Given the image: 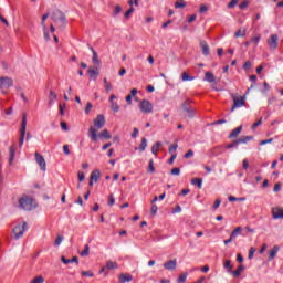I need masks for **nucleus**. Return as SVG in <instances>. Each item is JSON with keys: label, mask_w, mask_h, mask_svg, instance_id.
<instances>
[{"label": "nucleus", "mask_w": 283, "mask_h": 283, "mask_svg": "<svg viewBox=\"0 0 283 283\" xmlns=\"http://www.w3.org/2000/svg\"><path fill=\"white\" fill-rule=\"evenodd\" d=\"M98 130L94 127H91L88 130V136L93 143H96L97 140H109L112 138V135L107 129H104L102 133L97 134Z\"/></svg>", "instance_id": "nucleus-1"}, {"label": "nucleus", "mask_w": 283, "mask_h": 283, "mask_svg": "<svg viewBox=\"0 0 283 283\" xmlns=\"http://www.w3.org/2000/svg\"><path fill=\"white\" fill-rule=\"evenodd\" d=\"M19 209L32 211V209H36V202L34 199L28 197V195H24L19 199Z\"/></svg>", "instance_id": "nucleus-2"}, {"label": "nucleus", "mask_w": 283, "mask_h": 283, "mask_svg": "<svg viewBox=\"0 0 283 283\" xmlns=\"http://www.w3.org/2000/svg\"><path fill=\"white\" fill-rule=\"evenodd\" d=\"M52 21L59 25V28H65L66 25V18L65 13L61 10H55L51 15Z\"/></svg>", "instance_id": "nucleus-3"}, {"label": "nucleus", "mask_w": 283, "mask_h": 283, "mask_svg": "<svg viewBox=\"0 0 283 283\" xmlns=\"http://www.w3.org/2000/svg\"><path fill=\"white\" fill-rule=\"evenodd\" d=\"M28 229V222L19 223L13 228V238L15 240H20V238H23V234L25 233V230Z\"/></svg>", "instance_id": "nucleus-4"}, {"label": "nucleus", "mask_w": 283, "mask_h": 283, "mask_svg": "<svg viewBox=\"0 0 283 283\" xmlns=\"http://www.w3.org/2000/svg\"><path fill=\"white\" fill-rule=\"evenodd\" d=\"M181 109L186 114L187 118H193V116H196V108L191 107V102L189 99L184 102Z\"/></svg>", "instance_id": "nucleus-5"}, {"label": "nucleus", "mask_w": 283, "mask_h": 283, "mask_svg": "<svg viewBox=\"0 0 283 283\" xmlns=\"http://www.w3.org/2000/svg\"><path fill=\"white\" fill-rule=\"evenodd\" d=\"M12 85H14V81L11 77H0V90H2L3 94H8L6 90H9V87H12Z\"/></svg>", "instance_id": "nucleus-6"}, {"label": "nucleus", "mask_w": 283, "mask_h": 283, "mask_svg": "<svg viewBox=\"0 0 283 283\" xmlns=\"http://www.w3.org/2000/svg\"><path fill=\"white\" fill-rule=\"evenodd\" d=\"M28 127V114H22V123H21V129H20V143H25V129Z\"/></svg>", "instance_id": "nucleus-7"}, {"label": "nucleus", "mask_w": 283, "mask_h": 283, "mask_svg": "<svg viewBox=\"0 0 283 283\" xmlns=\"http://www.w3.org/2000/svg\"><path fill=\"white\" fill-rule=\"evenodd\" d=\"M139 108L143 114H151L154 112V105L147 99H143L139 103Z\"/></svg>", "instance_id": "nucleus-8"}, {"label": "nucleus", "mask_w": 283, "mask_h": 283, "mask_svg": "<svg viewBox=\"0 0 283 283\" xmlns=\"http://www.w3.org/2000/svg\"><path fill=\"white\" fill-rule=\"evenodd\" d=\"M233 98V106L231 107V112H235V109L240 107H244V104L247 103L244 97H238L235 95H232Z\"/></svg>", "instance_id": "nucleus-9"}, {"label": "nucleus", "mask_w": 283, "mask_h": 283, "mask_svg": "<svg viewBox=\"0 0 283 283\" xmlns=\"http://www.w3.org/2000/svg\"><path fill=\"white\" fill-rule=\"evenodd\" d=\"M35 161L38 163L40 169L42 171H46V164H45V158H43V156L39 153H35Z\"/></svg>", "instance_id": "nucleus-10"}, {"label": "nucleus", "mask_w": 283, "mask_h": 283, "mask_svg": "<svg viewBox=\"0 0 283 283\" xmlns=\"http://www.w3.org/2000/svg\"><path fill=\"white\" fill-rule=\"evenodd\" d=\"M277 41H280L277 34L270 35V39L268 40V45L271 48V50H277Z\"/></svg>", "instance_id": "nucleus-11"}, {"label": "nucleus", "mask_w": 283, "mask_h": 283, "mask_svg": "<svg viewBox=\"0 0 283 283\" xmlns=\"http://www.w3.org/2000/svg\"><path fill=\"white\" fill-rule=\"evenodd\" d=\"M272 218L274 220H283V208H280V207L272 208Z\"/></svg>", "instance_id": "nucleus-12"}, {"label": "nucleus", "mask_w": 283, "mask_h": 283, "mask_svg": "<svg viewBox=\"0 0 283 283\" xmlns=\"http://www.w3.org/2000/svg\"><path fill=\"white\" fill-rule=\"evenodd\" d=\"M94 126L96 129H103L105 127V116L104 115H97V117L94 119Z\"/></svg>", "instance_id": "nucleus-13"}, {"label": "nucleus", "mask_w": 283, "mask_h": 283, "mask_svg": "<svg viewBox=\"0 0 283 283\" xmlns=\"http://www.w3.org/2000/svg\"><path fill=\"white\" fill-rule=\"evenodd\" d=\"M101 178V170L96 169L91 172V180L90 186L92 187L94 182H98V179Z\"/></svg>", "instance_id": "nucleus-14"}, {"label": "nucleus", "mask_w": 283, "mask_h": 283, "mask_svg": "<svg viewBox=\"0 0 283 283\" xmlns=\"http://www.w3.org/2000/svg\"><path fill=\"white\" fill-rule=\"evenodd\" d=\"M176 266H178L176 259L164 263V269H166V271H175Z\"/></svg>", "instance_id": "nucleus-15"}, {"label": "nucleus", "mask_w": 283, "mask_h": 283, "mask_svg": "<svg viewBox=\"0 0 283 283\" xmlns=\"http://www.w3.org/2000/svg\"><path fill=\"white\" fill-rule=\"evenodd\" d=\"M200 48H201V52H202L203 56H209L210 51H209V44L207 43V41L201 40Z\"/></svg>", "instance_id": "nucleus-16"}, {"label": "nucleus", "mask_w": 283, "mask_h": 283, "mask_svg": "<svg viewBox=\"0 0 283 283\" xmlns=\"http://www.w3.org/2000/svg\"><path fill=\"white\" fill-rule=\"evenodd\" d=\"M17 154V148L14 146H11L9 148V165L12 167V164L14 163V156Z\"/></svg>", "instance_id": "nucleus-17"}, {"label": "nucleus", "mask_w": 283, "mask_h": 283, "mask_svg": "<svg viewBox=\"0 0 283 283\" xmlns=\"http://www.w3.org/2000/svg\"><path fill=\"white\" fill-rule=\"evenodd\" d=\"M61 261L63 264H78V256H73L72 259H65V256H61Z\"/></svg>", "instance_id": "nucleus-18"}, {"label": "nucleus", "mask_w": 283, "mask_h": 283, "mask_svg": "<svg viewBox=\"0 0 283 283\" xmlns=\"http://www.w3.org/2000/svg\"><path fill=\"white\" fill-rule=\"evenodd\" d=\"M59 95L54 91L49 92V105L52 106L54 105V102L57 101Z\"/></svg>", "instance_id": "nucleus-19"}, {"label": "nucleus", "mask_w": 283, "mask_h": 283, "mask_svg": "<svg viewBox=\"0 0 283 283\" xmlns=\"http://www.w3.org/2000/svg\"><path fill=\"white\" fill-rule=\"evenodd\" d=\"M132 280H134V276H132V274H120L119 275V283L132 282Z\"/></svg>", "instance_id": "nucleus-20"}, {"label": "nucleus", "mask_w": 283, "mask_h": 283, "mask_svg": "<svg viewBox=\"0 0 283 283\" xmlns=\"http://www.w3.org/2000/svg\"><path fill=\"white\" fill-rule=\"evenodd\" d=\"M91 52L93 53L92 62L95 65H101V60H98V53L94 50V48L90 46Z\"/></svg>", "instance_id": "nucleus-21"}, {"label": "nucleus", "mask_w": 283, "mask_h": 283, "mask_svg": "<svg viewBox=\"0 0 283 283\" xmlns=\"http://www.w3.org/2000/svg\"><path fill=\"white\" fill-rule=\"evenodd\" d=\"M280 251V247L274 245L273 249L269 251V260H274L275 255H277V252Z\"/></svg>", "instance_id": "nucleus-22"}, {"label": "nucleus", "mask_w": 283, "mask_h": 283, "mask_svg": "<svg viewBox=\"0 0 283 283\" xmlns=\"http://www.w3.org/2000/svg\"><path fill=\"white\" fill-rule=\"evenodd\" d=\"M241 132H242V126H239V127L234 128L230 133L229 138H238V136H240Z\"/></svg>", "instance_id": "nucleus-23"}, {"label": "nucleus", "mask_w": 283, "mask_h": 283, "mask_svg": "<svg viewBox=\"0 0 283 283\" xmlns=\"http://www.w3.org/2000/svg\"><path fill=\"white\" fill-rule=\"evenodd\" d=\"M195 80H196V77L189 75V73H187V71H185V72L181 73V81H182L184 83H187V81H195Z\"/></svg>", "instance_id": "nucleus-24"}, {"label": "nucleus", "mask_w": 283, "mask_h": 283, "mask_svg": "<svg viewBox=\"0 0 283 283\" xmlns=\"http://www.w3.org/2000/svg\"><path fill=\"white\" fill-rule=\"evenodd\" d=\"M105 269H107L108 271H112L114 269H118V263L114 262V261H107Z\"/></svg>", "instance_id": "nucleus-25"}, {"label": "nucleus", "mask_w": 283, "mask_h": 283, "mask_svg": "<svg viewBox=\"0 0 283 283\" xmlns=\"http://www.w3.org/2000/svg\"><path fill=\"white\" fill-rule=\"evenodd\" d=\"M237 235H242V228L241 227H237L232 233L230 234L231 240H235Z\"/></svg>", "instance_id": "nucleus-26"}, {"label": "nucleus", "mask_w": 283, "mask_h": 283, "mask_svg": "<svg viewBox=\"0 0 283 283\" xmlns=\"http://www.w3.org/2000/svg\"><path fill=\"white\" fill-rule=\"evenodd\" d=\"M88 74L91 76V78H93V81H96V78L98 77V69H90L88 70Z\"/></svg>", "instance_id": "nucleus-27"}, {"label": "nucleus", "mask_w": 283, "mask_h": 283, "mask_svg": "<svg viewBox=\"0 0 283 283\" xmlns=\"http://www.w3.org/2000/svg\"><path fill=\"white\" fill-rule=\"evenodd\" d=\"M244 272V265H239L235 271L232 272L233 277H240V275Z\"/></svg>", "instance_id": "nucleus-28"}, {"label": "nucleus", "mask_w": 283, "mask_h": 283, "mask_svg": "<svg viewBox=\"0 0 283 283\" xmlns=\"http://www.w3.org/2000/svg\"><path fill=\"white\" fill-rule=\"evenodd\" d=\"M206 81L208 83H216V75L211 72H206Z\"/></svg>", "instance_id": "nucleus-29"}, {"label": "nucleus", "mask_w": 283, "mask_h": 283, "mask_svg": "<svg viewBox=\"0 0 283 283\" xmlns=\"http://www.w3.org/2000/svg\"><path fill=\"white\" fill-rule=\"evenodd\" d=\"M223 269H226L228 273H231L233 269V265H231V260H226L223 262Z\"/></svg>", "instance_id": "nucleus-30"}, {"label": "nucleus", "mask_w": 283, "mask_h": 283, "mask_svg": "<svg viewBox=\"0 0 283 283\" xmlns=\"http://www.w3.org/2000/svg\"><path fill=\"white\" fill-rule=\"evenodd\" d=\"M111 109H112V112L117 114V112H120V106L116 102H111Z\"/></svg>", "instance_id": "nucleus-31"}, {"label": "nucleus", "mask_w": 283, "mask_h": 283, "mask_svg": "<svg viewBox=\"0 0 283 283\" xmlns=\"http://www.w3.org/2000/svg\"><path fill=\"white\" fill-rule=\"evenodd\" d=\"M245 34H247V29H239V30L234 33V36H235L237 39H240V38H242V36H245Z\"/></svg>", "instance_id": "nucleus-32"}, {"label": "nucleus", "mask_w": 283, "mask_h": 283, "mask_svg": "<svg viewBox=\"0 0 283 283\" xmlns=\"http://www.w3.org/2000/svg\"><path fill=\"white\" fill-rule=\"evenodd\" d=\"M191 185H197L198 189H202V179L200 178H193L191 180Z\"/></svg>", "instance_id": "nucleus-33"}, {"label": "nucleus", "mask_w": 283, "mask_h": 283, "mask_svg": "<svg viewBox=\"0 0 283 283\" xmlns=\"http://www.w3.org/2000/svg\"><path fill=\"white\" fill-rule=\"evenodd\" d=\"M80 255L82 258H87V255H90V245L88 244L84 245V250L80 253Z\"/></svg>", "instance_id": "nucleus-34"}, {"label": "nucleus", "mask_w": 283, "mask_h": 283, "mask_svg": "<svg viewBox=\"0 0 283 283\" xmlns=\"http://www.w3.org/2000/svg\"><path fill=\"white\" fill-rule=\"evenodd\" d=\"M249 140H253V136H243L240 137L237 143H249Z\"/></svg>", "instance_id": "nucleus-35"}, {"label": "nucleus", "mask_w": 283, "mask_h": 283, "mask_svg": "<svg viewBox=\"0 0 283 283\" xmlns=\"http://www.w3.org/2000/svg\"><path fill=\"white\" fill-rule=\"evenodd\" d=\"M45 282V279L41 275L35 276L30 283H43Z\"/></svg>", "instance_id": "nucleus-36"}, {"label": "nucleus", "mask_w": 283, "mask_h": 283, "mask_svg": "<svg viewBox=\"0 0 283 283\" xmlns=\"http://www.w3.org/2000/svg\"><path fill=\"white\" fill-rule=\"evenodd\" d=\"M177 149H178V144H174L172 146L169 147L168 154H170V156H174Z\"/></svg>", "instance_id": "nucleus-37"}, {"label": "nucleus", "mask_w": 283, "mask_h": 283, "mask_svg": "<svg viewBox=\"0 0 283 283\" xmlns=\"http://www.w3.org/2000/svg\"><path fill=\"white\" fill-rule=\"evenodd\" d=\"M158 149H160V143H157L151 147V153L154 154V156L158 155Z\"/></svg>", "instance_id": "nucleus-38"}, {"label": "nucleus", "mask_w": 283, "mask_h": 283, "mask_svg": "<svg viewBox=\"0 0 283 283\" xmlns=\"http://www.w3.org/2000/svg\"><path fill=\"white\" fill-rule=\"evenodd\" d=\"M155 171H156V168L154 167V159H150L148 164V172L154 174Z\"/></svg>", "instance_id": "nucleus-39"}, {"label": "nucleus", "mask_w": 283, "mask_h": 283, "mask_svg": "<svg viewBox=\"0 0 283 283\" xmlns=\"http://www.w3.org/2000/svg\"><path fill=\"white\" fill-rule=\"evenodd\" d=\"M49 17H50V13H45L42 15V21H41L42 28H48V25H45V21H48Z\"/></svg>", "instance_id": "nucleus-40"}, {"label": "nucleus", "mask_w": 283, "mask_h": 283, "mask_svg": "<svg viewBox=\"0 0 283 283\" xmlns=\"http://www.w3.org/2000/svg\"><path fill=\"white\" fill-rule=\"evenodd\" d=\"M134 7H130L129 10H127L124 14L125 19H129V17H132V14H134Z\"/></svg>", "instance_id": "nucleus-41"}, {"label": "nucleus", "mask_w": 283, "mask_h": 283, "mask_svg": "<svg viewBox=\"0 0 283 283\" xmlns=\"http://www.w3.org/2000/svg\"><path fill=\"white\" fill-rule=\"evenodd\" d=\"M150 213L156 216L158 213V206L156 203H151Z\"/></svg>", "instance_id": "nucleus-42"}, {"label": "nucleus", "mask_w": 283, "mask_h": 283, "mask_svg": "<svg viewBox=\"0 0 283 283\" xmlns=\"http://www.w3.org/2000/svg\"><path fill=\"white\" fill-rule=\"evenodd\" d=\"M43 34H44L45 41H50V32L48 31V27L43 28Z\"/></svg>", "instance_id": "nucleus-43"}, {"label": "nucleus", "mask_w": 283, "mask_h": 283, "mask_svg": "<svg viewBox=\"0 0 283 283\" xmlns=\"http://www.w3.org/2000/svg\"><path fill=\"white\" fill-rule=\"evenodd\" d=\"M255 248H250L248 258L249 260H253V255H255Z\"/></svg>", "instance_id": "nucleus-44"}, {"label": "nucleus", "mask_w": 283, "mask_h": 283, "mask_svg": "<svg viewBox=\"0 0 283 283\" xmlns=\"http://www.w3.org/2000/svg\"><path fill=\"white\" fill-rule=\"evenodd\" d=\"M61 242H63V235H57V238L54 241V247L61 245Z\"/></svg>", "instance_id": "nucleus-45"}, {"label": "nucleus", "mask_w": 283, "mask_h": 283, "mask_svg": "<svg viewBox=\"0 0 283 283\" xmlns=\"http://www.w3.org/2000/svg\"><path fill=\"white\" fill-rule=\"evenodd\" d=\"M261 39H262L261 35H255L254 38L251 39V42L254 43V45H258Z\"/></svg>", "instance_id": "nucleus-46"}, {"label": "nucleus", "mask_w": 283, "mask_h": 283, "mask_svg": "<svg viewBox=\"0 0 283 283\" xmlns=\"http://www.w3.org/2000/svg\"><path fill=\"white\" fill-rule=\"evenodd\" d=\"M65 107H66L65 104H60V105H59L60 116H64V114H65Z\"/></svg>", "instance_id": "nucleus-47"}, {"label": "nucleus", "mask_w": 283, "mask_h": 283, "mask_svg": "<svg viewBox=\"0 0 283 283\" xmlns=\"http://www.w3.org/2000/svg\"><path fill=\"white\" fill-rule=\"evenodd\" d=\"M178 282H179V283H185V282H187V273L181 274V275L178 277Z\"/></svg>", "instance_id": "nucleus-48"}, {"label": "nucleus", "mask_w": 283, "mask_h": 283, "mask_svg": "<svg viewBox=\"0 0 283 283\" xmlns=\"http://www.w3.org/2000/svg\"><path fill=\"white\" fill-rule=\"evenodd\" d=\"M281 189H282V184H275L273 188V192L277 193V191H280Z\"/></svg>", "instance_id": "nucleus-49"}, {"label": "nucleus", "mask_w": 283, "mask_h": 283, "mask_svg": "<svg viewBox=\"0 0 283 283\" xmlns=\"http://www.w3.org/2000/svg\"><path fill=\"white\" fill-rule=\"evenodd\" d=\"M187 3L177 1L175 2V8H186Z\"/></svg>", "instance_id": "nucleus-50"}, {"label": "nucleus", "mask_w": 283, "mask_h": 283, "mask_svg": "<svg viewBox=\"0 0 283 283\" xmlns=\"http://www.w3.org/2000/svg\"><path fill=\"white\" fill-rule=\"evenodd\" d=\"M171 175L172 176H180V168H172L171 169Z\"/></svg>", "instance_id": "nucleus-51"}, {"label": "nucleus", "mask_w": 283, "mask_h": 283, "mask_svg": "<svg viewBox=\"0 0 283 283\" xmlns=\"http://www.w3.org/2000/svg\"><path fill=\"white\" fill-rule=\"evenodd\" d=\"M260 125H262V117L252 125V129H258V127H260Z\"/></svg>", "instance_id": "nucleus-52"}, {"label": "nucleus", "mask_w": 283, "mask_h": 283, "mask_svg": "<svg viewBox=\"0 0 283 283\" xmlns=\"http://www.w3.org/2000/svg\"><path fill=\"white\" fill-rule=\"evenodd\" d=\"M235 6H238V0H231L228 4V8H235Z\"/></svg>", "instance_id": "nucleus-53"}, {"label": "nucleus", "mask_w": 283, "mask_h": 283, "mask_svg": "<svg viewBox=\"0 0 283 283\" xmlns=\"http://www.w3.org/2000/svg\"><path fill=\"white\" fill-rule=\"evenodd\" d=\"M243 70L249 71L251 70V62L250 61H247L244 64H243Z\"/></svg>", "instance_id": "nucleus-54"}, {"label": "nucleus", "mask_w": 283, "mask_h": 283, "mask_svg": "<svg viewBox=\"0 0 283 283\" xmlns=\"http://www.w3.org/2000/svg\"><path fill=\"white\" fill-rule=\"evenodd\" d=\"M115 202H116V199L114 198V195H109V201H108L109 207H113Z\"/></svg>", "instance_id": "nucleus-55"}, {"label": "nucleus", "mask_w": 283, "mask_h": 283, "mask_svg": "<svg viewBox=\"0 0 283 283\" xmlns=\"http://www.w3.org/2000/svg\"><path fill=\"white\" fill-rule=\"evenodd\" d=\"M77 178H78V181H80V182H83V181L85 180V174H83V172L80 171V172L77 174Z\"/></svg>", "instance_id": "nucleus-56"}, {"label": "nucleus", "mask_w": 283, "mask_h": 283, "mask_svg": "<svg viewBox=\"0 0 283 283\" xmlns=\"http://www.w3.org/2000/svg\"><path fill=\"white\" fill-rule=\"evenodd\" d=\"M92 107H93V106H92V103L88 102V103L86 104L85 114H90V112H92Z\"/></svg>", "instance_id": "nucleus-57"}, {"label": "nucleus", "mask_w": 283, "mask_h": 283, "mask_svg": "<svg viewBox=\"0 0 283 283\" xmlns=\"http://www.w3.org/2000/svg\"><path fill=\"white\" fill-rule=\"evenodd\" d=\"M209 10V7H207L206 4H202L200 8H199V12L201 13H205Z\"/></svg>", "instance_id": "nucleus-58"}, {"label": "nucleus", "mask_w": 283, "mask_h": 283, "mask_svg": "<svg viewBox=\"0 0 283 283\" xmlns=\"http://www.w3.org/2000/svg\"><path fill=\"white\" fill-rule=\"evenodd\" d=\"M82 275H85L86 277H94V273H92L90 271H83Z\"/></svg>", "instance_id": "nucleus-59"}, {"label": "nucleus", "mask_w": 283, "mask_h": 283, "mask_svg": "<svg viewBox=\"0 0 283 283\" xmlns=\"http://www.w3.org/2000/svg\"><path fill=\"white\" fill-rule=\"evenodd\" d=\"M193 157V150H188L185 155L184 158H191Z\"/></svg>", "instance_id": "nucleus-60"}, {"label": "nucleus", "mask_w": 283, "mask_h": 283, "mask_svg": "<svg viewBox=\"0 0 283 283\" xmlns=\"http://www.w3.org/2000/svg\"><path fill=\"white\" fill-rule=\"evenodd\" d=\"M63 151L66 156H70V146L69 145H64L63 146Z\"/></svg>", "instance_id": "nucleus-61"}, {"label": "nucleus", "mask_w": 283, "mask_h": 283, "mask_svg": "<svg viewBox=\"0 0 283 283\" xmlns=\"http://www.w3.org/2000/svg\"><path fill=\"white\" fill-rule=\"evenodd\" d=\"M177 156V154L171 155L170 159L168 160L169 165H174V160H176Z\"/></svg>", "instance_id": "nucleus-62"}, {"label": "nucleus", "mask_w": 283, "mask_h": 283, "mask_svg": "<svg viewBox=\"0 0 283 283\" xmlns=\"http://www.w3.org/2000/svg\"><path fill=\"white\" fill-rule=\"evenodd\" d=\"M221 202H222V200L217 199V200L214 201L213 209H218V208L220 207Z\"/></svg>", "instance_id": "nucleus-63"}, {"label": "nucleus", "mask_w": 283, "mask_h": 283, "mask_svg": "<svg viewBox=\"0 0 283 283\" xmlns=\"http://www.w3.org/2000/svg\"><path fill=\"white\" fill-rule=\"evenodd\" d=\"M145 149H147V143H142L139 146V150L145 151Z\"/></svg>", "instance_id": "nucleus-64"}]
</instances>
